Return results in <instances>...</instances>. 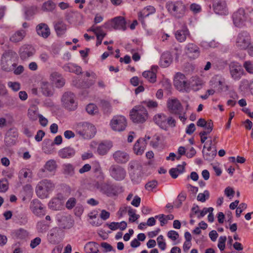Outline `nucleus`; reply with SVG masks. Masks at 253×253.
Segmentation results:
<instances>
[{
	"label": "nucleus",
	"mask_w": 253,
	"mask_h": 253,
	"mask_svg": "<svg viewBox=\"0 0 253 253\" xmlns=\"http://www.w3.org/2000/svg\"><path fill=\"white\" fill-rule=\"evenodd\" d=\"M166 7L169 13L176 19L182 18L188 11L185 4L180 0L169 1Z\"/></svg>",
	"instance_id": "obj_1"
},
{
	"label": "nucleus",
	"mask_w": 253,
	"mask_h": 253,
	"mask_svg": "<svg viewBox=\"0 0 253 253\" xmlns=\"http://www.w3.org/2000/svg\"><path fill=\"white\" fill-rule=\"evenodd\" d=\"M167 106L171 114L178 116L179 120L183 124L185 123L187 120L186 112L183 111V107L177 98H169L167 101Z\"/></svg>",
	"instance_id": "obj_2"
},
{
	"label": "nucleus",
	"mask_w": 253,
	"mask_h": 253,
	"mask_svg": "<svg viewBox=\"0 0 253 253\" xmlns=\"http://www.w3.org/2000/svg\"><path fill=\"white\" fill-rule=\"evenodd\" d=\"M153 121L160 128L167 130L169 128L174 127L176 125V120L171 116L164 113H158L154 115Z\"/></svg>",
	"instance_id": "obj_3"
},
{
	"label": "nucleus",
	"mask_w": 253,
	"mask_h": 253,
	"mask_svg": "<svg viewBox=\"0 0 253 253\" xmlns=\"http://www.w3.org/2000/svg\"><path fill=\"white\" fill-rule=\"evenodd\" d=\"M131 120L135 123L143 124L149 117V114L146 108L142 105L134 106L129 112Z\"/></svg>",
	"instance_id": "obj_4"
},
{
	"label": "nucleus",
	"mask_w": 253,
	"mask_h": 253,
	"mask_svg": "<svg viewBox=\"0 0 253 253\" xmlns=\"http://www.w3.org/2000/svg\"><path fill=\"white\" fill-rule=\"evenodd\" d=\"M55 188L54 183L50 180L43 179L40 181L36 186V193L41 199L48 197L49 193Z\"/></svg>",
	"instance_id": "obj_5"
},
{
	"label": "nucleus",
	"mask_w": 253,
	"mask_h": 253,
	"mask_svg": "<svg viewBox=\"0 0 253 253\" xmlns=\"http://www.w3.org/2000/svg\"><path fill=\"white\" fill-rule=\"evenodd\" d=\"M75 130L77 134L84 138L88 139L94 136L96 132V128L90 123H81L77 125Z\"/></svg>",
	"instance_id": "obj_6"
},
{
	"label": "nucleus",
	"mask_w": 253,
	"mask_h": 253,
	"mask_svg": "<svg viewBox=\"0 0 253 253\" xmlns=\"http://www.w3.org/2000/svg\"><path fill=\"white\" fill-rule=\"evenodd\" d=\"M105 25L109 29L122 31H125L126 29V18L121 16L115 17L108 20Z\"/></svg>",
	"instance_id": "obj_7"
},
{
	"label": "nucleus",
	"mask_w": 253,
	"mask_h": 253,
	"mask_svg": "<svg viewBox=\"0 0 253 253\" xmlns=\"http://www.w3.org/2000/svg\"><path fill=\"white\" fill-rule=\"evenodd\" d=\"M127 125L126 119L122 115L114 116L110 123L111 128L116 131H124L126 129Z\"/></svg>",
	"instance_id": "obj_8"
},
{
	"label": "nucleus",
	"mask_w": 253,
	"mask_h": 253,
	"mask_svg": "<svg viewBox=\"0 0 253 253\" xmlns=\"http://www.w3.org/2000/svg\"><path fill=\"white\" fill-rule=\"evenodd\" d=\"M229 69L231 78L235 81L240 80L245 75L241 65L237 62H231L229 65Z\"/></svg>",
	"instance_id": "obj_9"
},
{
	"label": "nucleus",
	"mask_w": 253,
	"mask_h": 253,
	"mask_svg": "<svg viewBox=\"0 0 253 253\" xmlns=\"http://www.w3.org/2000/svg\"><path fill=\"white\" fill-rule=\"evenodd\" d=\"M109 170L110 176L115 180L122 181L126 176V170L120 165H113L110 167Z\"/></svg>",
	"instance_id": "obj_10"
},
{
	"label": "nucleus",
	"mask_w": 253,
	"mask_h": 253,
	"mask_svg": "<svg viewBox=\"0 0 253 253\" xmlns=\"http://www.w3.org/2000/svg\"><path fill=\"white\" fill-rule=\"evenodd\" d=\"M173 83L175 87L180 91L185 90L190 86V84L186 77L181 73H177L175 74Z\"/></svg>",
	"instance_id": "obj_11"
},
{
	"label": "nucleus",
	"mask_w": 253,
	"mask_h": 253,
	"mask_svg": "<svg viewBox=\"0 0 253 253\" xmlns=\"http://www.w3.org/2000/svg\"><path fill=\"white\" fill-rule=\"evenodd\" d=\"M251 45V37L246 33H240L236 40V46L241 50H245Z\"/></svg>",
	"instance_id": "obj_12"
},
{
	"label": "nucleus",
	"mask_w": 253,
	"mask_h": 253,
	"mask_svg": "<svg viewBox=\"0 0 253 253\" xmlns=\"http://www.w3.org/2000/svg\"><path fill=\"white\" fill-rule=\"evenodd\" d=\"M62 101L65 108L73 111L77 109V104L75 101V95L71 92H65L62 97Z\"/></svg>",
	"instance_id": "obj_13"
},
{
	"label": "nucleus",
	"mask_w": 253,
	"mask_h": 253,
	"mask_svg": "<svg viewBox=\"0 0 253 253\" xmlns=\"http://www.w3.org/2000/svg\"><path fill=\"white\" fill-rule=\"evenodd\" d=\"M179 23L181 24V29L177 30L174 33V36L178 42H183L186 41L187 38H190L191 35L186 23L185 22L181 23V22Z\"/></svg>",
	"instance_id": "obj_14"
},
{
	"label": "nucleus",
	"mask_w": 253,
	"mask_h": 253,
	"mask_svg": "<svg viewBox=\"0 0 253 253\" xmlns=\"http://www.w3.org/2000/svg\"><path fill=\"white\" fill-rule=\"evenodd\" d=\"M88 32H92L96 38L95 45L97 47L101 44L103 39L106 36L107 33L101 26H92L87 30Z\"/></svg>",
	"instance_id": "obj_15"
},
{
	"label": "nucleus",
	"mask_w": 253,
	"mask_h": 253,
	"mask_svg": "<svg viewBox=\"0 0 253 253\" xmlns=\"http://www.w3.org/2000/svg\"><path fill=\"white\" fill-rule=\"evenodd\" d=\"M15 54L16 53L11 51H6L3 54L1 59V65L2 70L6 72L13 70V68L10 65L8 62L11 61V59Z\"/></svg>",
	"instance_id": "obj_16"
},
{
	"label": "nucleus",
	"mask_w": 253,
	"mask_h": 253,
	"mask_svg": "<svg viewBox=\"0 0 253 253\" xmlns=\"http://www.w3.org/2000/svg\"><path fill=\"white\" fill-rule=\"evenodd\" d=\"M158 69L159 67L157 65H153L149 70L144 71L142 75L148 82L154 84L157 81V74Z\"/></svg>",
	"instance_id": "obj_17"
},
{
	"label": "nucleus",
	"mask_w": 253,
	"mask_h": 253,
	"mask_svg": "<svg viewBox=\"0 0 253 253\" xmlns=\"http://www.w3.org/2000/svg\"><path fill=\"white\" fill-rule=\"evenodd\" d=\"M147 146L146 140L143 138H139L134 143L133 147L134 153L137 156L142 155Z\"/></svg>",
	"instance_id": "obj_18"
},
{
	"label": "nucleus",
	"mask_w": 253,
	"mask_h": 253,
	"mask_svg": "<svg viewBox=\"0 0 253 253\" xmlns=\"http://www.w3.org/2000/svg\"><path fill=\"white\" fill-rule=\"evenodd\" d=\"M212 7L217 14L225 15L228 13L226 2L223 0H213Z\"/></svg>",
	"instance_id": "obj_19"
},
{
	"label": "nucleus",
	"mask_w": 253,
	"mask_h": 253,
	"mask_svg": "<svg viewBox=\"0 0 253 253\" xmlns=\"http://www.w3.org/2000/svg\"><path fill=\"white\" fill-rule=\"evenodd\" d=\"M114 161L118 164H126L129 160V155L125 151L118 150L113 154Z\"/></svg>",
	"instance_id": "obj_20"
},
{
	"label": "nucleus",
	"mask_w": 253,
	"mask_h": 253,
	"mask_svg": "<svg viewBox=\"0 0 253 253\" xmlns=\"http://www.w3.org/2000/svg\"><path fill=\"white\" fill-rule=\"evenodd\" d=\"M156 11L155 8L152 6H147L143 8L138 13V19L142 23L144 24V19L150 14L154 13Z\"/></svg>",
	"instance_id": "obj_21"
},
{
	"label": "nucleus",
	"mask_w": 253,
	"mask_h": 253,
	"mask_svg": "<svg viewBox=\"0 0 253 253\" xmlns=\"http://www.w3.org/2000/svg\"><path fill=\"white\" fill-rule=\"evenodd\" d=\"M38 35L44 39L47 38L50 35V31L48 26L44 23L39 24L36 28Z\"/></svg>",
	"instance_id": "obj_22"
},
{
	"label": "nucleus",
	"mask_w": 253,
	"mask_h": 253,
	"mask_svg": "<svg viewBox=\"0 0 253 253\" xmlns=\"http://www.w3.org/2000/svg\"><path fill=\"white\" fill-rule=\"evenodd\" d=\"M26 34V31L24 30H17L10 36L9 41L12 43H18L24 39Z\"/></svg>",
	"instance_id": "obj_23"
},
{
	"label": "nucleus",
	"mask_w": 253,
	"mask_h": 253,
	"mask_svg": "<svg viewBox=\"0 0 253 253\" xmlns=\"http://www.w3.org/2000/svg\"><path fill=\"white\" fill-rule=\"evenodd\" d=\"M186 54L189 58L195 59L197 58L200 54V51L198 46L193 43H189L187 45Z\"/></svg>",
	"instance_id": "obj_24"
},
{
	"label": "nucleus",
	"mask_w": 253,
	"mask_h": 253,
	"mask_svg": "<svg viewBox=\"0 0 253 253\" xmlns=\"http://www.w3.org/2000/svg\"><path fill=\"white\" fill-rule=\"evenodd\" d=\"M54 30L58 36L64 34L67 30V25L61 19H59L54 23Z\"/></svg>",
	"instance_id": "obj_25"
},
{
	"label": "nucleus",
	"mask_w": 253,
	"mask_h": 253,
	"mask_svg": "<svg viewBox=\"0 0 253 253\" xmlns=\"http://www.w3.org/2000/svg\"><path fill=\"white\" fill-rule=\"evenodd\" d=\"M186 164L183 162L182 165H178L176 168H173L169 169V173L171 177L174 179L177 178L178 176L184 172Z\"/></svg>",
	"instance_id": "obj_26"
},
{
	"label": "nucleus",
	"mask_w": 253,
	"mask_h": 253,
	"mask_svg": "<svg viewBox=\"0 0 253 253\" xmlns=\"http://www.w3.org/2000/svg\"><path fill=\"white\" fill-rule=\"evenodd\" d=\"M33 212L37 216H41L45 215L44 208L43 205L38 201H34L32 206Z\"/></svg>",
	"instance_id": "obj_27"
},
{
	"label": "nucleus",
	"mask_w": 253,
	"mask_h": 253,
	"mask_svg": "<svg viewBox=\"0 0 253 253\" xmlns=\"http://www.w3.org/2000/svg\"><path fill=\"white\" fill-rule=\"evenodd\" d=\"M75 154V150L70 147L63 148L58 152L59 157L63 159L70 158L74 156Z\"/></svg>",
	"instance_id": "obj_28"
},
{
	"label": "nucleus",
	"mask_w": 253,
	"mask_h": 253,
	"mask_svg": "<svg viewBox=\"0 0 253 253\" xmlns=\"http://www.w3.org/2000/svg\"><path fill=\"white\" fill-rule=\"evenodd\" d=\"M245 11L244 10H239L234 13L233 19L234 24L237 26H239L245 20Z\"/></svg>",
	"instance_id": "obj_29"
},
{
	"label": "nucleus",
	"mask_w": 253,
	"mask_h": 253,
	"mask_svg": "<svg viewBox=\"0 0 253 253\" xmlns=\"http://www.w3.org/2000/svg\"><path fill=\"white\" fill-rule=\"evenodd\" d=\"M197 125L198 126L204 127L205 130H208L209 132H211L213 127V122L211 120L206 121L202 118L200 119L197 121Z\"/></svg>",
	"instance_id": "obj_30"
},
{
	"label": "nucleus",
	"mask_w": 253,
	"mask_h": 253,
	"mask_svg": "<svg viewBox=\"0 0 253 253\" xmlns=\"http://www.w3.org/2000/svg\"><path fill=\"white\" fill-rule=\"evenodd\" d=\"M41 89L42 94L46 96H49L53 94L52 86L47 82L41 83Z\"/></svg>",
	"instance_id": "obj_31"
},
{
	"label": "nucleus",
	"mask_w": 253,
	"mask_h": 253,
	"mask_svg": "<svg viewBox=\"0 0 253 253\" xmlns=\"http://www.w3.org/2000/svg\"><path fill=\"white\" fill-rule=\"evenodd\" d=\"M98 212L97 210H93L87 214L88 221L93 226H99L101 225V223L98 218L96 221L93 219L97 217Z\"/></svg>",
	"instance_id": "obj_32"
},
{
	"label": "nucleus",
	"mask_w": 253,
	"mask_h": 253,
	"mask_svg": "<svg viewBox=\"0 0 253 253\" xmlns=\"http://www.w3.org/2000/svg\"><path fill=\"white\" fill-rule=\"evenodd\" d=\"M107 226L111 230L114 231L118 229L121 230H124L127 227V223L126 221H123L121 222H112L107 224Z\"/></svg>",
	"instance_id": "obj_33"
},
{
	"label": "nucleus",
	"mask_w": 253,
	"mask_h": 253,
	"mask_svg": "<svg viewBox=\"0 0 253 253\" xmlns=\"http://www.w3.org/2000/svg\"><path fill=\"white\" fill-rule=\"evenodd\" d=\"M172 62L171 55L168 53L162 54L160 61V65L161 67L166 68L169 67Z\"/></svg>",
	"instance_id": "obj_34"
},
{
	"label": "nucleus",
	"mask_w": 253,
	"mask_h": 253,
	"mask_svg": "<svg viewBox=\"0 0 253 253\" xmlns=\"http://www.w3.org/2000/svg\"><path fill=\"white\" fill-rule=\"evenodd\" d=\"M40 114H38V108L36 105H32L28 110V116L32 121L37 120Z\"/></svg>",
	"instance_id": "obj_35"
},
{
	"label": "nucleus",
	"mask_w": 253,
	"mask_h": 253,
	"mask_svg": "<svg viewBox=\"0 0 253 253\" xmlns=\"http://www.w3.org/2000/svg\"><path fill=\"white\" fill-rule=\"evenodd\" d=\"M86 253H96L99 252L97 244L94 242H89L85 246Z\"/></svg>",
	"instance_id": "obj_36"
},
{
	"label": "nucleus",
	"mask_w": 253,
	"mask_h": 253,
	"mask_svg": "<svg viewBox=\"0 0 253 253\" xmlns=\"http://www.w3.org/2000/svg\"><path fill=\"white\" fill-rule=\"evenodd\" d=\"M63 173L68 175H72L74 173V167L71 164H66L63 165Z\"/></svg>",
	"instance_id": "obj_37"
},
{
	"label": "nucleus",
	"mask_w": 253,
	"mask_h": 253,
	"mask_svg": "<svg viewBox=\"0 0 253 253\" xmlns=\"http://www.w3.org/2000/svg\"><path fill=\"white\" fill-rule=\"evenodd\" d=\"M110 149L109 145L101 143L99 144L97 148L98 153L100 155H105Z\"/></svg>",
	"instance_id": "obj_38"
},
{
	"label": "nucleus",
	"mask_w": 253,
	"mask_h": 253,
	"mask_svg": "<svg viewBox=\"0 0 253 253\" xmlns=\"http://www.w3.org/2000/svg\"><path fill=\"white\" fill-rule=\"evenodd\" d=\"M32 171L30 169L27 168H23L19 171V177L20 178H26L27 177L31 178L32 176Z\"/></svg>",
	"instance_id": "obj_39"
},
{
	"label": "nucleus",
	"mask_w": 253,
	"mask_h": 253,
	"mask_svg": "<svg viewBox=\"0 0 253 253\" xmlns=\"http://www.w3.org/2000/svg\"><path fill=\"white\" fill-rule=\"evenodd\" d=\"M86 112L90 115H94L99 112L97 106L93 103H89L86 107Z\"/></svg>",
	"instance_id": "obj_40"
},
{
	"label": "nucleus",
	"mask_w": 253,
	"mask_h": 253,
	"mask_svg": "<svg viewBox=\"0 0 253 253\" xmlns=\"http://www.w3.org/2000/svg\"><path fill=\"white\" fill-rule=\"evenodd\" d=\"M45 169L49 171H53L56 170L57 165L54 160H50L48 161L44 167Z\"/></svg>",
	"instance_id": "obj_41"
},
{
	"label": "nucleus",
	"mask_w": 253,
	"mask_h": 253,
	"mask_svg": "<svg viewBox=\"0 0 253 253\" xmlns=\"http://www.w3.org/2000/svg\"><path fill=\"white\" fill-rule=\"evenodd\" d=\"M128 214L129 215L128 220L129 222H134L139 218V215L136 213V210L132 208H129Z\"/></svg>",
	"instance_id": "obj_42"
},
{
	"label": "nucleus",
	"mask_w": 253,
	"mask_h": 253,
	"mask_svg": "<svg viewBox=\"0 0 253 253\" xmlns=\"http://www.w3.org/2000/svg\"><path fill=\"white\" fill-rule=\"evenodd\" d=\"M56 7V4L52 0H49L45 2L42 5V9L44 10L51 11Z\"/></svg>",
	"instance_id": "obj_43"
},
{
	"label": "nucleus",
	"mask_w": 253,
	"mask_h": 253,
	"mask_svg": "<svg viewBox=\"0 0 253 253\" xmlns=\"http://www.w3.org/2000/svg\"><path fill=\"white\" fill-rule=\"evenodd\" d=\"M140 105H144L149 109L156 108L158 106L157 102L152 100L148 101H143L141 102Z\"/></svg>",
	"instance_id": "obj_44"
},
{
	"label": "nucleus",
	"mask_w": 253,
	"mask_h": 253,
	"mask_svg": "<svg viewBox=\"0 0 253 253\" xmlns=\"http://www.w3.org/2000/svg\"><path fill=\"white\" fill-rule=\"evenodd\" d=\"M203 81L198 77L192 78V86L196 89H198L203 85Z\"/></svg>",
	"instance_id": "obj_45"
},
{
	"label": "nucleus",
	"mask_w": 253,
	"mask_h": 253,
	"mask_svg": "<svg viewBox=\"0 0 253 253\" xmlns=\"http://www.w3.org/2000/svg\"><path fill=\"white\" fill-rule=\"evenodd\" d=\"M157 241L158 245L161 250L164 251L166 249L167 244L163 235L159 236L157 238Z\"/></svg>",
	"instance_id": "obj_46"
},
{
	"label": "nucleus",
	"mask_w": 253,
	"mask_h": 253,
	"mask_svg": "<svg viewBox=\"0 0 253 253\" xmlns=\"http://www.w3.org/2000/svg\"><path fill=\"white\" fill-rule=\"evenodd\" d=\"M210 197V193L208 190H205L204 193H200L197 196V200L201 202H205Z\"/></svg>",
	"instance_id": "obj_47"
},
{
	"label": "nucleus",
	"mask_w": 253,
	"mask_h": 253,
	"mask_svg": "<svg viewBox=\"0 0 253 253\" xmlns=\"http://www.w3.org/2000/svg\"><path fill=\"white\" fill-rule=\"evenodd\" d=\"M77 204V200L75 198H70L66 203L65 207L68 210H72L75 207Z\"/></svg>",
	"instance_id": "obj_48"
},
{
	"label": "nucleus",
	"mask_w": 253,
	"mask_h": 253,
	"mask_svg": "<svg viewBox=\"0 0 253 253\" xmlns=\"http://www.w3.org/2000/svg\"><path fill=\"white\" fill-rule=\"evenodd\" d=\"M129 208H131V207L127 206L126 205H123L121 206L120 208L117 213L119 217H122L127 212L128 213V211L129 210Z\"/></svg>",
	"instance_id": "obj_49"
},
{
	"label": "nucleus",
	"mask_w": 253,
	"mask_h": 253,
	"mask_svg": "<svg viewBox=\"0 0 253 253\" xmlns=\"http://www.w3.org/2000/svg\"><path fill=\"white\" fill-rule=\"evenodd\" d=\"M243 67L248 73L253 74V61H245L243 64Z\"/></svg>",
	"instance_id": "obj_50"
},
{
	"label": "nucleus",
	"mask_w": 253,
	"mask_h": 253,
	"mask_svg": "<svg viewBox=\"0 0 253 253\" xmlns=\"http://www.w3.org/2000/svg\"><path fill=\"white\" fill-rule=\"evenodd\" d=\"M8 188V182L5 178L0 180V192H5Z\"/></svg>",
	"instance_id": "obj_51"
},
{
	"label": "nucleus",
	"mask_w": 253,
	"mask_h": 253,
	"mask_svg": "<svg viewBox=\"0 0 253 253\" xmlns=\"http://www.w3.org/2000/svg\"><path fill=\"white\" fill-rule=\"evenodd\" d=\"M227 238L226 236H220L218 239L217 246L220 251H222L225 249V243Z\"/></svg>",
	"instance_id": "obj_52"
},
{
	"label": "nucleus",
	"mask_w": 253,
	"mask_h": 253,
	"mask_svg": "<svg viewBox=\"0 0 253 253\" xmlns=\"http://www.w3.org/2000/svg\"><path fill=\"white\" fill-rule=\"evenodd\" d=\"M167 236L172 241H175L179 237L178 232L174 230L169 231L167 233Z\"/></svg>",
	"instance_id": "obj_53"
},
{
	"label": "nucleus",
	"mask_w": 253,
	"mask_h": 253,
	"mask_svg": "<svg viewBox=\"0 0 253 253\" xmlns=\"http://www.w3.org/2000/svg\"><path fill=\"white\" fill-rule=\"evenodd\" d=\"M158 185L157 181L152 180L147 182L145 186V188L148 191H152L154 188H155Z\"/></svg>",
	"instance_id": "obj_54"
},
{
	"label": "nucleus",
	"mask_w": 253,
	"mask_h": 253,
	"mask_svg": "<svg viewBox=\"0 0 253 253\" xmlns=\"http://www.w3.org/2000/svg\"><path fill=\"white\" fill-rule=\"evenodd\" d=\"M213 211V209L211 207L209 208H204L202 210H201L200 214H198L197 215V217L198 218H201V217L204 216L208 212H212Z\"/></svg>",
	"instance_id": "obj_55"
},
{
	"label": "nucleus",
	"mask_w": 253,
	"mask_h": 253,
	"mask_svg": "<svg viewBox=\"0 0 253 253\" xmlns=\"http://www.w3.org/2000/svg\"><path fill=\"white\" fill-rule=\"evenodd\" d=\"M155 218H158L160 222V225L163 226L165 224H167L168 221L165 217V215L164 214H159L156 215Z\"/></svg>",
	"instance_id": "obj_56"
},
{
	"label": "nucleus",
	"mask_w": 253,
	"mask_h": 253,
	"mask_svg": "<svg viewBox=\"0 0 253 253\" xmlns=\"http://www.w3.org/2000/svg\"><path fill=\"white\" fill-rule=\"evenodd\" d=\"M141 81L137 76H134L130 79V83L133 86H137L139 84H141Z\"/></svg>",
	"instance_id": "obj_57"
},
{
	"label": "nucleus",
	"mask_w": 253,
	"mask_h": 253,
	"mask_svg": "<svg viewBox=\"0 0 253 253\" xmlns=\"http://www.w3.org/2000/svg\"><path fill=\"white\" fill-rule=\"evenodd\" d=\"M190 9L194 13H199L201 10V6L199 5L196 3L191 4L190 6Z\"/></svg>",
	"instance_id": "obj_58"
},
{
	"label": "nucleus",
	"mask_w": 253,
	"mask_h": 253,
	"mask_svg": "<svg viewBox=\"0 0 253 253\" xmlns=\"http://www.w3.org/2000/svg\"><path fill=\"white\" fill-rule=\"evenodd\" d=\"M26 234V231L23 229H20L16 230L15 232V235L18 238H23Z\"/></svg>",
	"instance_id": "obj_59"
},
{
	"label": "nucleus",
	"mask_w": 253,
	"mask_h": 253,
	"mask_svg": "<svg viewBox=\"0 0 253 253\" xmlns=\"http://www.w3.org/2000/svg\"><path fill=\"white\" fill-rule=\"evenodd\" d=\"M41 242V239L40 237H36L31 241L30 247L34 249L38 246Z\"/></svg>",
	"instance_id": "obj_60"
},
{
	"label": "nucleus",
	"mask_w": 253,
	"mask_h": 253,
	"mask_svg": "<svg viewBox=\"0 0 253 253\" xmlns=\"http://www.w3.org/2000/svg\"><path fill=\"white\" fill-rule=\"evenodd\" d=\"M186 199V194L184 192H181L177 197V201L179 202V205L181 206L183 202Z\"/></svg>",
	"instance_id": "obj_61"
},
{
	"label": "nucleus",
	"mask_w": 253,
	"mask_h": 253,
	"mask_svg": "<svg viewBox=\"0 0 253 253\" xmlns=\"http://www.w3.org/2000/svg\"><path fill=\"white\" fill-rule=\"evenodd\" d=\"M224 193L227 197H233L235 194V191L232 187H227L224 190Z\"/></svg>",
	"instance_id": "obj_62"
},
{
	"label": "nucleus",
	"mask_w": 253,
	"mask_h": 253,
	"mask_svg": "<svg viewBox=\"0 0 253 253\" xmlns=\"http://www.w3.org/2000/svg\"><path fill=\"white\" fill-rule=\"evenodd\" d=\"M44 135L45 132L42 130H39L38 131L35 138L37 141L40 142L42 140Z\"/></svg>",
	"instance_id": "obj_63"
},
{
	"label": "nucleus",
	"mask_w": 253,
	"mask_h": 253,
	"mask_svg": "<svg viewBox=\"0 0 253 253\" xmlns=\"http://www.w3.org/2000/svg\"><path fill=\"white\" fill-rule=\"evenodd\" d=\"M8 86L14 91H18L20 88V84L17 82H9Z\"/></svg>",
	"instance_id": "obj_64"
}]
</instances>
